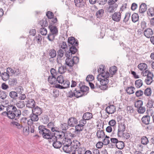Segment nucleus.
Wrapping results in <instances>:
<instances>
[{
  "mask_svg": "<svg viewBox=\"0 0 154 154\" xmlns=\"http://www.w3.org/2000/svg\"><path fill=\"white\" fill-rule=\"evenodd\" d=\"M89 88L86 85H82L80 86V89L75 88L70 90L68 93L67 97L71 98L75 97L77 98L86 95L89 92Z\"/></svg>",
  "mask_w": 154,
  "mask_h": 154,
  "instance_id": "nucleus-1",
  "label": "nucleus"
},
{
  "mask_svg": "<svg viewBox=\"0 0 154 154\" xmlns=\"http://www.w3.org/2000/svg\"><path fill=\"white\" fill-rule=\"evenodd\" d=\"M68 43L69 49L67 51L65 50V52L69 51V53L75 54L77 51L78 52V50L76 47L79 45V42L77 39L73 36L70 37L68 38Z\"/></svg>",
  "mask_w": 154,
  "mask_h": 154,
  "instance_id": "nucleus-2",
  "label": "nucleus"
},
{
  "mask_svg": "<svg viewBox=\"0 0 154 154\" xmlns=\"http://www.w3.org/2000/svg\"><path fill=\"white\" fill-rule=\"evenodd\" d=\"M74 144H72V145H64L62 148L63 151L66 153H69L72 152L71 154H75L76 150L78 148L81 146V143L78 141L76 140L75 142L74 143Z\"/></svg>",
  "mask_w": 154,
  "mask_h": 154,
  "instance_id": "nucleus-3",
  "label": "nucleus"
},
{
  "mask_svg": "<svg viewBox=\"0 0 154 154\" xmlns=\"http://www.w3.org/2000/svg\"><path fill=\"white\" fill-rule=\"evenodd\" d=\"M38 129L39 133L42 134V137L48 140L52 135L50 130L45 128V126L40 125L38 126Z\"/></svg>",
  "mask_w": 154,
  "mask_h": 154,
  "instance_id": "nucleus-4",
  "label": "nucleus"
},
{
  "mask_svg": "<svg viewBox=\"0 0 154 154\" xmlns=\"http://www.w3.org/2000/svg\"><path fill=\"white\" fill-rule=\"evenodd\" d=\"M52 135L48 139V142L50 143H53V146L56 149H59L62 146V143L59 141H57V136H55V134H52Z\"/></svg>",
  "mask_w": 154,
  "mask_h": 154,
  "instance_id": "nucleus-5",
  "label": "nucleus"
},
{
  "mask_svg": "<svg viewBox=\"0 0 154 154\" xmlns=\"http://www.w3.org/2000/svg\"><path fill=\"white\" fill-rule=\"evenodd\" d=\"M16 107L13 105H8L7 107V111L3 112L1 114V115L5 116H7L8 118V116H11V115L13 116L14 115L13 112H14V111L16 110Z\"/></svg>",
  "mask_w": 154,
  "mask_h": 154,
  "instance_id": "nucleus-6",
  "label": "nucleus"
},
{
  "mask_svg": "<svg viewBox=\"0 0 154 154\" xmlns=\"http://www.w3.org/2000/svg\"><path fill=\"white\" fill-rule=\"evenodd\" d=\"M100 75H98L97 77V79L98 81H99L101 84L100 86H99V88L102 90H106L108 88L107 84L109 82L108 79L101 78Z\"/></svg>",
  "mask_w": 154,
  "mask_h": 154,
  "instance_id": "nucleus-7",
  "label": "nucleus"
},
{
  "mask_svg": "<svg viewBox=\"0 0 154 154\" xmlns=\"http://www.w3.org/2000/svg\"><path fill=\"white\" fill-rule=\"evenodd\" d=\"M72 54L71 53H69V51H66L65 52V56L67 58L65 60L66 64L69 66L72 67L74 64H76L73 59H71V57H72Z\"/></svg>",
  "mask_w": 154,
  "mask_h": 154,
  "instance_id": "nucleus-8",
  "label": "nucleus"
},
{
  "mask_svg": "<svg viewBox=\"0 0 154 154\" xmlns=\"http://www.w3.org/2000/svg\"><path fill=\"white\" fill-rule=\"evenodd\" d=\"M13 113L14 115L8 116V118L11 119H14L15 120H17L21 115L20 110L19 109H17L16 108V110L14 111V112H13Z\"/></svg>",
  "mask_w": 154,
  "mask_h": 154,
  "instance_id": "nucleus-9",
  "label": "nucleus"
},
{
  "mask_svg": "<svg viewBox=\"0 0 154 154\" xmlns=\"http://www.w3.org/2000/svg\"><path fill=\"white\" fill-rule=\"evenodd\" d=\"M126 129V126L125 124L123 123H121L118 125V130L117 136L119 137H121L122 133H123Z\"/></svg>",
  "mask_w": 154,
  "mask_h": 154,
  "instance_id": "nucleus-10",
  "label": "nucleus"
},
{
  "mask_svg": "<svg viewBox=\"0 0 154 154\" xmlns=\"http://www.w3.org/2000/svg\"><path fill=\"white\" fill-rule=\"evenodd\" d=\"M68 125L71 127H74L75 125L78 124V122L77 119L74 117L69 118L68 120Z\"/></svg>",
  "mask_w": 154,
  "mask_h": 154,
  "instance_id": "nucleus-11",
  "label": "nucleus"
},
{
  "mask_svg": "<svg viewBox=\"0 0 154 154\" xmlns=\"http://www.w3.org/2000/svg\"><path fill=\"white\" fill-rule=\"evenodd\" d=\"M121 14L119 12H115L112 15V20L116 22H119L121 19Z\"/></svg>",
  "mask_w": 154,
  "mask_h": 154,
  "instance_id": "nucleus-12",
  "label": "nucleus"
},
{
  "mask_svg": "<svg viewBox=\"0 0 154 154\" xmlns=\"http://www.w3.org/2000/svg\"><path fill=\"white\" fill-rule=\"evenodd\" d=\"M48 28L50 29L51 32L52 33L55 35H57L58 34V29L55 26H53L52 23H50L48 26Z\"/></svg>",
  "mask_w": 154,
  "mask_h": 154,
  "instance_id": "nucleus-13",
  "label": "nucleus"
},
{
  "mask_svg": "<svg viewBox=\"0 0 154 154\" xmlns=\"http://www.w3.org/2000/svg\"><path fill=\"white\" fill-rule=\"evenodd\" d=\"M116 109V107L114 105H111L106 107V111L109 114H112L115 112Z\"/></svg>",
  "mask_w": 154,
  "mask_h": 154,
  "instance_id": "nucleus-14",
  "label": "nucleus"
},
{
  "mask_svg": "<svg viewBox=\"0 0 154 154\" xmlns=\"http://www.w3.org/2000/svg\"><path fill=\"white\" fill-rule=\"evenodd\" d=\"M141 74L143 76H147L146 78H150L152 79H153V78L154 77L153 73L148 70H146L145 71H142L141 72Z\"/></svg>",
  "mask_w": 154,
  "mask_h": 154,
  "instance_id": "nucleus-15",
  "label": "nucleus"
},
{
  "mask_svg": "<svg viewBox=\"0 0 154 154\" xmlns=\"http://www.w3.org/2000/svg\"><path fill=\"white\" fill-rule=\"evenodd\" d=\"M144 35L147 38H149L153 34L152 30L150 28H148L145 29L143 32Z\"/></svg>",
  "mask_w": 154,
  "mask_h": 154,
  "instance_id": "nucleus-16",
  "label": "nucleus"
},
{
  "mask_svg": "<svg viewBox=\"0 0 154 154\" xmlns=\"http://www.w3.org/2000/svg\"><path fill=\"white\" fill-rule=\"evenodd\" d=\"M113 2L112 1H111V0H109L108 2L109 6L107 7L109 10L110 9H111V10H114L115 9H116L118 7V4Z\"/></svg>",
  "mask_w": 154,
  "mask_h": 154,
  "instance_id": "nucleus-17",
  "label": "nucleus"
},
{
  "mask_svg": "<svg viewBox=\"0 0 154 154\" xmlns=\"http://www.w3.org/2000/svg\"><path fill=\"white\" fill-rule=\"evenodd\" d=\"M17 83V80L16 78H10L8 79V84L10 87H14L16 85Z\"/></svg>",
  "mask_w": 154,
  "mask_h": 154,
  "instance_id": "nucleus-18",
  "label": "nucleus"
},
{
  "mask_svg": "<svg viewBox=\"0 0 154 154\" xmlns=\"http://www.w3.org/2000/svg\"><path fill=\"white\" fill-rule=\"evenodd\" d=\"M74 2L76 7L83 8L85 6V4L83 0H75Z\"/></svg>",
  "mask_w": 154,
  "mask_h": 154,
  "instance_id": "nucleus-19",
  "label": "nucleus"
},
{
  "mask_svg": "<svg viewBox=\"0 0 154 154\" xmlns=\"http://www.w3.org/2000/svg\"><path fill=\"white\" fill-rule=\"evenodd\" d=\"M35 102L32 99H29L27 101V103L26 104V107L29 108H32L35 107Z\"/></svg>",
  "mask_w": 154,
  "mask_h": 154,
  "instance_id": "nucleus-20",
  "label": "nucleus"
},
{
  "mask_svg": "<svg viewBox=\"0 0 154 154\" xmlns=\"http://www.w3.org/2000/svg\"><path fill=\"white\" fill-rule=\"evenodd\" d=\"M141 120L143 124L148 125L150 120V117L148 115L144 116L142 117Z\"/></svg>",
  "mask_w": 154,
  "mask_h": 154,
  "instance_id": "nucleus-21",
  "label": "nucleus"
},
{
  "mask_svg": "<svg viewBox=\"0 0 154 154\" xmlns=\"http://www.w3.org/2000/svg\"><path fill=\"white\" fill-rule=\"evenodd\" d=\"M42 109L37 106L32 109V113L37 115H40L42 113Z\"/></svg>",
  "mask_w": 154,
  "mask_h": 154,
  "instance_id": "nucleus-22",
  "label": "nucleus"
},
{
  "mask_svg": "<svg viewBox=\"0 0 154 154\" xmlns=\"http://www.w3.org/2000/svg\"><path fill=\"white\" fill-rule=\"evenodd\" d=\"M40 119L41 122L45 124L48 123L49 121V118L46 115H42Z\"/></svg>",
  "mask_w": 154,
  "mask_h": 154,
  "instance_id": "nucleus-23",
  "label": "nucleus"
},
{
  "mask_svg": "<svg viewBox=\"0 0 154 154\" xmlns=\"http://www.w3.org/2000/svg\"><path fill=\"white\" fill-rule=\"evenodd\" d=\"M147 7L149 8L148 10H154V7H150L149 5L147 6L144 3H142L140 5L139 10H147Z\"/></svg>",
  "mask_w": 154,
  "mask_h": 154,
  "instance_id": "nucleus-24",
  "label": "nucleus"
},
{
  "mask_svg": "<svg viewBox=\"0 0 154 154\" xmlns=\"http://www.w3.org/2000/svg\"><path fill=\"white\" fill-rule=\"evenodd\" d=\"M116 146L118 149H122L125 146V143L123 141L118 140V142L116 143Z\"/></svg>",
  "mask_w": 154,
  "mask_h": 154,
  "instance_id": "nucleus-25",
  "label": "nucleus"
},
{
  "mask_svg": "<svg viewBox=\"0 0 154 154\" xmlns=\"http://www.w3.org/2000/svg\"><path fill=\"white\" fill-rule=\"evenodd\" d=\"M83 127L84 125L79 124H78L75 126V131L77 132L78 134V132L82 131L84 128Z\"/></svg>",
  "mask_w": 154,
  "mask_h": 154,
  "instance_id": "nucleus-26",
  "label": "nucleus"
},
{
  "mask_svg": "<svg viewBox=\"0 0 154 154\" xmlns=\"http://www.w3.org/2000/svg\"><path fill=\"white\" fill-rule=\"evenodd\" d=\"M132 21L134 23L137 22L139 20V16L137 13H134L131 16Z\"/></svg>",
  "mask_w": 154,
  "mask_h": 154,
  "instance_id": "nucleus-27",
  "label": "nucleus"
},
{
  "mask_svg": "<svg viewBox=\"0 0 154 154\" xmlns=\"http://www.w3.org/2000/svg\"><path fill=\"white\" fill-rule=\"evenodd\" d=\"M82 117L84 119L87 120H88L92 118L93 116L91 113L89 112H86L84 114Z\"/></svg>",
  "mask_w": 154,
  "mask_h": 154,
  "instance_id": "nucleus-28",
  "label": "nucleus"
},
{
  "mask_svg": "<svg viewBox=\"0 0 154 154\" xmlns=\"http://www.w3.org/2000/svg\"><path fill=\"white\" fill-rule=\"evenodd\" d=\"M96 135L98 138H103L105 136L104 132L103 130H97Z\"/></svg>",
  "mask_w": 154,
  "mask_h": 154,
  "instance_id": "nucleus-29",
  "label": "nucleus"
},
{
  "mask_svg": "<svg viewBox=\"0 0 154 154\" xmlns=\"http://www.w3.org/2000/svg\"><path fill=\"white\" fill-rule=\"evenodd\" d=\"M9 95L10 97L14 100H16L18 96L17 93L15 91H11L9 93Z\"/></svg>",
  "mask_w": 154,
  "mask_h": 154,
  "instance_id": "nucleus-30",
  "label": "nucleus"
},
{
  "mask_svg": "<svg viewBox=\"0 0 154 154\" xmlns=\"http://www.w3.org/2000/svg\"><path fill=\"white\" fill-rule=\"evenodd\" d=\"M135 87L137 88H140L143 85V82L141 79L136 80L135 82Z\"/></svg>",
  "mask_w": 154,
  "mask_h": 154,
  "instance_id": "nucleus-31",
  "label": "nucleus"
},
{
  "mask_svg": "<svg viewBox=\"0 0 154 154\" xmlns=\"http://www.w3.org/2000/svg\"><path fill=\"white\" fill-rule=\"evenodd\" d=\"M138 68L141 70H146L147 68V66L145 63H140L138 65Z\"/></svg>",
  "mask_w": 154,
  "mask_h": 154,
  "instance_id": "nucleus-32",
  "label": "nucleus"
},
{
  "mask_svg": "<svg viewBox=\"0 0 154 154\" xmlns=\"http://www.w3.org/2000/svg\"><path fill=\"white\" fill-rule=\"evenodd\" d=\"M135 88L133 86L129 87L126 89V91L129 94H131L134 93V89Z\"/></svg>",
  "mask_w": 154,
  "mask_h": 154,
  "instance_id": "nucleus-33",
  "label": "nucleus"
},
{
  "mask_svg": "<svg viewBox=\"0 0 154 154\" xmlns=\"http://www.w3.org/2000/svg\"><path fill=\"white\" fill-rule=\"evenodd\" d=\"M38 115L32 113L30 115L29 117L31 118V119L32 121H37L39 119Z\"/></svg>",
  "mask_w": 154,
  "mask_h": 154,
  "instance_id": "nucleus-34",
  "label": "nucleus"
},
{
  "mask_svg": "<svg viewBox=\"0 0 154 154\" xmlns=\"http://www.w3.org/2000/svg\"><path fill=\"white\" fill-rule=\"evenodd\" d=\"M117 70V68L116 66H111L109 69V72L111 75H113L116 73Z\"/></svg>",
  "mask_w": 154,
  "mask_h": 154,
  "instance_id": "nucleus-35",
  "label": "nucleus"
},
{
  "mask_svg": "<svg viewBox=\"0 0 154 154\" xmlns=\"http://www.w3.org/2000/svg\"><path fill=\"white\" fill-rule=\"evenodd\" d=\"M149 142V140L146 136H143L141 139V143L143 145H145Z\"/></svg>",
  "mask_w": 154,
  "mask_h": 154,
  "instance_id": "nucleus-36",
  "label": "nucleus"
},
{
  "mask_svg": "<svg viewBox=\"0 0 154 154\" xmlns=\"http://www.w3.org/2000/svg\"><path fill=\"white\" fill-rule=\"evenodd\" d=\"M1 76L2 79L4 81H6L9 79L10 77L9 75L7 73H5V72H2L1 74Z\"/></svg>",
  "mask_w": 154,
  "mask_h": 154,
  "instance_id": "nucleus-37",
  "label": "nucleus"
},
{
  "mask_svg": "<svg viewBox=\"0 0 154 154\" xmlns=\"http://www.w3.org/2000/svg\"><path fill=\"white\" fill-rule=\"evenodd\" d=\"M49 54L51 57V58L55 57L56 56V51L53 49H51L49 50Z\"/></svg>",
  "mask_w": 154,
  "mask_h": 154,
  "instance_id": "nucleus-38",
  "label": "nucleus"
},
{
  "mask_svg": "<svg viewBox=\"0 0 154 154\" xmlns=\"http://www.w3.org/2000/svg\"><path fill=\"white\" fill-rule=\"evenodd\" d=\"M63 141L64 142L63 143V144L64 145L67 144V145H72V141L70 138H67L66 137H65L64 138L63 140Z\"/></svg>",
  "mask_w": 154,
  "mask_h": 154,
  "instance_id": "nucleus-39",
  "label": "nucleus"
},
{
  "mask_svg": "<svg viewBox=\"0 0 154 154\" xmlns=\"http://www.w3.org/2000/svg\"><path fill=\"white\" fill-rule=\"evenodd\" d=\"M105 67L104 65H101L100 66L99 68L98 69V72L100 74H102V73L105 72Z\"/></svg>",
  "mask_w": 154,
  "mask_h": 154,
  "instance_id": "nucleus-40",
  "label": "nucleus"
},
{
  "mask_svg": "<svg viewBox=\"0 0 154 154\" xmlns=\"http://www.w3.org/2000/svg\"><path fill=\"white\" fill-rule=\"evenodd\" d=\"M33 40L34 42H36L37 43L41 44V41H42V36L40 35H38V36L34 38Z\"/></svg>",
  "mask_w": 154,
  "mask_h": 154,
  "instance_id": "nucleus-41",
  "label": "nucleus"
},
{
  "mask_svg": "<svg viewBox=\"0 0 154 154\" xmlns=\"http://www.w3.org/2000/svg\"><path fill=\"white\" fill-rule=\"evenodd\" d=\"M17 107L19 108H22L25 106V102L23 101L20 100L16 103Z\"/></svg>",
  "mask_w": 154,
  "mask_h": 154,
  "instance_id": "nucleus-42",
  "label": "nucleus"
},
{
  "mask_svg": "<svg viewBox=\"0 0 154 154\" xmlns=\"http://www.w3.org/2000/svg\"><path fill=\"white\" fill-rule=\"evenodd\" d=\"M47 19L46 17H44L41 21L42 22V24L41 25L42 27H45L48 26Z\"/></svg>",
  "mask_w": 154,
  "mask_h": 154,
  "instance_id": "nucleus-43",
  "label": "nucleus"
},
{
  "mask_svg": "<svg viewBox=\"0 0 154 154\" xmlns=\"http://www.w3.org/2000/svg\"><path fill=\"white\" fill-rule=\"evenodd\" d=\"M152 93V91L150 88H146L144 92V94L147 96H149L151 95Z\"/></svg>",
  "mask_w": 154,
  "mask_h": 154,
  "instance_id": "nucleus-44",
  "label": "nucleus"
},
{
  "mask_svg": "<svg viewBox=\"0 0 154 154\" xmlns=\"http://www.w3.org/2000/svg\"><path fill=\"white\" fill-rule=\"evenodd\" d=\"M131 16V13L129 12H127L125 14V16L123 20V22L126 23L129 20Z\"/></svg>",
  "mask_w": 154,
  "mask_h": 154,
  "instance_id": "nucleus-45",
  "label": "nucleus"
},
{
  "mask_svg": "<svg viewBox=\"0 0 154 154\" xmlns=\"http://www.w3.org/2000/svg\"><path fill=\"white\" fill-rule=\"evenodd\" d=\"M7 96L6 92L0 90V98L2 99H4L6 98Z\"/></svg>",
  "mask_w": 154,
  "mask_h": 154,
  "instance_id": "nucleus-46",
  "label": "nucleus"
},
{
  "mask_svg": "<svg viewBox=\"0 0 154 154\" xmlns=\"http://www.w3.org/2000/svg\"><path fill=\"white\" fill-rule=\"evenodd\" d=\"M69 125H68V123H64L60 125L61 129L63 131H66L68 129Z\"/></svg>",
  "mask_w": 154,
  "mask_h": 154,
  "instance_id": "nucleus-47",
  "label": "nucleus"
},
{
  "mask_svg": "<svg viewBox=\"0 0 154 154\" xmlns=\"http://www.w3.org/2000/svg\"><path fill=\"white\" fill-rule=\"evenodd\" d=\"M143 105V102L142 100H138L134 103V106L136 108L142 106Z\"/></svg>",
  "mask_w": 154,
  "mask_h": 154,
  "instance_id": "nucleus-48",
  "label": "nucleus"
},
{
  "mask_svg": "<svg viewBox=\"0 0 154 154\" xmlns=\"http://www.w3.org/2000/svg\"><path fill=\"white\" fill-rule=\"evenodd\" d=\"M137 112L140 114L143 113L146 111V108L142 106L137 108Z\"/></svg>",
  "mask_w": 154,
  "mask_h": 154,
  "instance_id": "nucleus-49",
  "label": "nucleus"
},
{
  "mask_svg": "<svg viewBox=\"0 0 154 154\" xmlns=\"http://www.w3.org/2000/svg\"><path fill=\"white\" fill-rule=\"evenodd\" d=\"M39 32L42 35H45L47 34V30L46 29L42 27L39 30Z\"/></svg>",
  "mask_w": 154,
  "mask_h": 154,
  "instance_id": "nucleus-50",
  "label": "nucleus"
},
{
  "mask_svg": "<svg viewBox=\"0 0 154 154\" xmlns=\"http://www.w3.org/2000/svg\"><path fill=\"white\" fill-rule=\"evenodd\" d=\"M62 84H63V86L64 87V89L69 87L70 83L68 80H64V82H62Z\"/></svg>",
  "mask_w": 154,
  "mask_h": 154,
  "instance_id": "nucleus-51",
  "label": "nucleus"
},
{
  "mask_svg": "<svg viewBox=\"0 0 154 154\" xmlns=\"http://www.w3.org/2000/svg\"><path fill=\"white\" fill-rule=\"evenodd\" d=\"M66 69V67H64V66H62L59 67L58 68V72L61 74L64 73L65 71H64V70Z\"/></svg>",
  "mask_w": 154,
  "mask_h": 154,
  "instance_id": "nucleus-52",
  "label": "nucleus"
},
{
  "mask_svg": "<svg viewBox=\"0 0 154 154\" xmlns=\"http://www.w3.org/2000/svg\"><path fill=\"white\" fill-rule=\"evenodd\" d=\"M16 92L17 93V94H21L23 91V89L21 86H19L15 88Z\"/></svg>",
  "mask_w": 154,
  "mask_h": 154,
  "instance_id": "nucleus-53",
  "label": "nucleus"
},
{
  "mask_svg": "<svg viewBox=\"0 0 154 154\" xmlns=\"http://www.w3.org/2000/svg\"><path fill=\"white\" fill-rule=\"evenodd\" d=\"M99 75H100V76L103 78L108 79L110 76V74L108 71H106L105 73H102V74Z\"/></svg>",
  "mask_w": 154,
  "mask_h": 154,
  "instance_id": "nucleus-54",
  "label": "nucleus"
},
{
  "mask_svg": "<svg viewBox=\"0 0 154 154\" xmlns=\"http://www.w3.org/2000/svg\"><path fill=\"white\" fill-rule=\"evenodd\" d=\"M148 125L146 128V129H147L149 130H151L154 128V123L153 122H152L149 123L147 125Z\"/></svg>",
  "mask_w": 154,
  "mask_h": 154,
  "instance_id": "nucleus-55",
  "label": "nucleus"
},
{
  "mask_svg": "<svg viewBox=\"0 0 154 154\" xmlns=\"http://www.w3.org/2000/svg\"><path fill=\"white\" fill-rule=\"evenodd\" d=\"M143 94V92L141 90L137 91L135 92V95L137 97H139L142 96Z\"/></svg>",
  "mask_w": 154,
  "mask_h": 154,
  "instance_id": "nucleus-56",
  "label": "nucleus"
},
{
  "mask_svg": "<svg viewBox=\"0 0 154 154\" xmlns=\"http://www.w3.org/2000/svg\"><path fill=\"white\" fill-rule=\"evenodd\" d=\"M57 82L58 83L60 84H62V82H64L63 77L62 75L58 76L57 78Z\"/></svg>",
  "mask_w": 154,
  "mask_h": 154,
  "instance_id": "nucleus-57",
  "label": "nucleus"
},
{
  "mask_svg": "<svg viewBox=\"0 0 154 154\" xmlns=\"http://www.w3.org/2000/svg\"><path fill=\"white\" fill-rule=\"evenodd\" d=\"M94 79V76L92 75H89L86 77V81L90 82V81H92Z\"/></svg>",
  "mask_w": 154,
  "mask_h": 154,
  "instance_id": "nucleus-58",
  "label": "nucleus"
},
{
  "mask_svg": "<svg viewBox=\"0 0 154 154\" xmlns=\"http://www.w3.org/2000/svg\"><path fill=\"white\" fill-rule=\"evenodd\" d=\"M54 78V76L53 75H50L49 76L48 78V82L50 83L51 85L55 84V81H54V82H53V81H52V80Z\"/></svg>",
  "mask_w": 154,
  "mask_h": 154,
  "instance_id": "nucleus-59",
  "label": "nucleus"
},
{
  "mask_svg": "<svg viewBox=\"0 0 154 154\" xmlns=\"http://www.w3.org/2000/svg\"><path fill=\"white\" fill-rule=\"evenodd\" d=\"M104 10H98L96 14V15L97 18L100 17L102 16L103 14L104 13Z\"/></svg>",
  "mask_w": 154,
  "mask_h": 154,
  "instance_id": "nucleus-60",
  "label": "nucleus"
},
{
  "mask_svg": "<svg viewBox=\"0 0 154 154\" xmlns=\"http://www.w3.org/2000/svg\"><path fill=\"white\" fill-rule=\"evenodd\" d=\"M64 54V52L61 49H60L58 50V51H57V58L59 57L61 58L63 57Z\"/></svg>",
  "mask_w": 154,
  "mask_h": 154,
  "instance_id": "nucleus-61",
  "label": "nucleus"
},
{
  "mask_svg": "<svg viewBox=\"0 0 154 154\" xmlns=\"http://www.w3.org/2000/svg\"><path fill=\"white\" fill-rule=\"evenodd\" d=\"M78 149L77 151H78V154H84V152L85 150V149L84 147H80L79 148V147L78 148Z\"/></svg>",
  "mask_w": 154,
  "mask_h": 154,
  "instance_id": "nucleus-62",
  "label": "nucleus"
},
{
  "mask_svg": "<svg viewBox=\"0 0 154 154\" xmlns=\"http://www.w3.org/2000/svg\"><path fill=\"white\" fill-rule=\"evenodd\" d=\"M46 15L48 19H50L53 18L54 16L53 13L50 11H48L46 13Z\"/></svg>",
  "mask_w": 154,
  "mask_h": 154,
  "instance_id": "nucleus-63",
  "label": "nucleus"
},
{
  "mask_svg": "<svg viewBox=\"0 0 154 154\" xmlns=\"http://www.w3.org/2000/svg\"><path fill=\"white\" fill-rule=\"evenodd\" d=\"M153 102H154L152 100H149L146 104L147 107L149 108H152L153 107Z\"/></svg>",
  "mask_w": 154,
  "mask_h": 154,
  "instance_id": "nucleus-64",
  "label": "nucleus"
}]
</instances>
